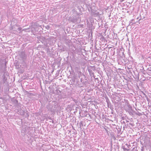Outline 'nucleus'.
<instances>
[{
    "label": "nucleus",
    "instance_id": "f257e3e1",
    "mask_svg": "<svg viewBox=\"0 0 151 151\" xmlns=\"http://www.w3.org/2000/svg\"><path fill=\"white\" fill-rule=\"evenodd\" d=\"M5 75L7 76H9V73L5 71L4 72V73L3 76H2V82H1V83L4 84L6 82L7 79V78H6Z\"/></svg>",
    "mask_w": 151,
    "mask_h": 151
},
{
    "label": "nucleus",
    "instance_id": "f03ea898",
    "mask_svg": "<svg viewBox=\"0 0 151 151\" xmlns=\"http://www.w3.org/2000/svg\"><path fill=\"white\" fill-rule=\"evenodd\" d=\"M20 58L23 60H25L27 58V55L24 52H22L20 54Z\"/></svg>",
    "mask_w": 151,
    "mask_h": 151
},
{
    "label": "nucleus",
    "instance_id": "7ed1b4c3",
    "mask_svg": "<svg viewBox=\"0 0 151 151\" xmlns=\"http://www.w3.org/2000/svg\"><path fill=\"white\" fill-rule=\"evenodd\" d=\"M132 147H133L132 150V151H137L139 149V147H138L137 145L136 146H134V145H133Z\"/></svg>",
    "mask_w": 151,
    "mask_h": 151
},
{
    "label": "nucleus",
    "instance_id": "20e7f679",
    "mask_svg": "<svg viewBox=\"0 0 151 151\" xmlns=\"http://www.w3.org/2000/svg\"><path fill=\"white\" fill-rule=\"evenodd\" d=\"M122 149L124 151H128L130 150V149L126 148L124 146L122 147Z\"/></svg>",
    "mask_w": 151,
    "mask_h": 151
},
{
    "label": "nucleus",
    "instance_id": "39448f33",
    "mask_svg": "<svg viewBox=\"0 0 151 151\" xmlns=\"http://www.w3.org/2000/svg\"><path fill=\"white\" fill-rule=\"evenodd\" d=\"M56 93L58 95L59 94L61 93V91L59 90L58 89H56Z\"/></svg>",
    "mask_w": 151,
    "mask_h": 151
},
{
    "label": "nucleus",
    "instance_id": "423d86ee",
    "mask_svg": "<svg viewBox=\"0 0 151 151\" xmlns=\"http://www.w3.org/2000/svg\"><path fill=\"white\" fill-rule=\"evenodd\" d=\"M88 71L89 72V73H92V70H90V69H88Z\"/></svg>",
    "mask_w": 151,
    "mask_h": 151
},
{
    "label": "nucleus",
    "instance_id": "0eeeda50",
    "mask_svg": "<svg viewBox=\"0 0 151 151\" xmlns=\"http://www.w3.org/2000/svg\"><path fill=\"white\" fill-rule=\"evenodd\" d=\"M17 29L19 31H20L22 29V28L21 27H19Z\"/></svg>",
    "mask_w": 151,
    "mask_h": 151
},
{
    "label": "nucleus",
    "instance_id": "6e6552de",
    "mask_svg": "<svg viewBox=\"0 0 151 151\" xmlns=\"http://www.w3.org/2000/svg\"><path fill=\"white\" fill-rule=\"evenodd\" d=\"M46 27L47 29H49L50 28V26H47Z\"/></svg>",
    "mask_w": 151,
    "mask_h": 151
},
{
    "label": "nucleus",
    "instance_id": "1a4fd4ad",
    "mask_svg": "<svg viewBox=\"0 0 151 151\" xmlns=\"http://www.w3.org/2000/svg\"><path fill=\"white\" fill-rule=\"evenodd\" d=\"M97 15H98V14H97V13H95V14H93V16H94V17H96V16Z\"/></svg>",
    "mask_w": 151,
    "mask_h": 151
},
{
    "label": "nucleus",
    "instance_id": "9d476101",
    "mask_svg": "<svg viewBox=\"0 0 151 151\" xmlns=\"http://www.w3.org/2000/svg\"><path fill=\"white\" fill-rule=\"evenodd\" d=\"M126 145H127V147L128 148H129L131 146L130 145H128L127 144H126Z\"/></svg>",
    "mask_w": 151,
    "mask_h": 151
},
{
    "label": "nucleus",
    "instance_id": "9b49d317",
    "mask_svg": "<svg viewBox=\"0 0 151 151\" xmlns=\"http://www.w3.org/2000/svg\"><path fill=\"white\" fill-rule=\"evenodd\" d=\"M148 69H149L148 70H149V71H151V67L149 68H148Z\"/></svg>",
    "mask_w": 151,
    "mask_h": 151
},
{
    "label": "nucleus",
    "instance_id": "f8f14e48",
    "mask_svg": "<svg viewBox=\"0 0 151 151\" xmlns=\"http://www.w3.org/2000/svg\"><path fill=\"white\" fill-rule=\"evenodd\" d=\"M5 67L6 68V62H5Z\"/></svg>",
    "mask_w": 151,
    "mask_h": 151
},
{
    "label": "nucleus",
    "instance_id": "ddd939ff",
    "mask_svg": "<svg viewBox=\"0 0 151 151\" xmlns=\"http://www.w3.org/2000/svg\"><path fill=\"white\" fill-rule=\"evenodd\" d=\"M95 68H92V70H95Z\"/></svg>",
    "mask_w": 151,
    "mask_h": 151
},
{
    "label": "nucleus",
    "instance_id": "4468645a",
    "mask_svg": "<svg viewBox=\"0 0 151 151\" xmlns=\"http://www.w3.org/2000/svg\"><path fill=\"white\" fill-rule=\"evenodd\" d=\"M120 2H122L124 1V0H119Z\"/></svg>",
    "mask_w": 151,
    "mask_h": 151
},
{
    "label": "nucleus",
    "instance_id": "2eb2a0df",
    "mask_svg": "<svg viewBox=\"0 0 151 151\" xmlns=\"http://www.w3.org/2000/svg\"><path fill=\"white\" fill-rule=\"evenodd\" d=\"M26 29H23V31H25V30H26Z\"/></svg>",
    "mask_w": 151,
    "mask_h": 151
},
{
    "label": "nucleus",
    "instance_id": "dca6fc26",
    "mask_svg": "<svg viewBox=\"0 0 151 151\" xmlns=\"http://www.w3.org/2000/svg\"><path fill=\"white\" fill-rule=\"evenodd\" d=\"M81 82H82V83H83V82H82V80H81Z\"/></svg>",
    "mask_w": 151,
    "mask_h": 151
},
{
    "label": "nucleus",
    "instance_id": "f3484780",
    "mask_svg": "<svg viewBox=\"0 0 151 151\" xmlns=\"http://www.w3.org/2000/svg\"><path fill=\"white\" fill-rule=\"evenodd\" d=\"M77 68V69H80V68L79 67V68Z\"/></svg>",
    "mask_w": 151,
    "mask_h": 151
},
{
    "label": "nucleus",
    "instance_id": "a211bd4d",
    "mask_svg": "<svg viewBox=\"0 0 151 151\" xmlns=\"http://www.w3.org/2000/svg\"><path fill=\"white\" fill-rule=\"evenodd\" d=\"M132 24H133L134 23V22H132Z\"/></svg>",
    "mask_w": 151,
    "mask_h": 151
},
{
    "label": "nucleus",
    "instance_id": "6ab92c4d",
    "mask_svg": "<svg viewBox=\"0 0 151 151\" xmlns=\"http://www.w3.org/2000/svg\"><path fill=\"white\" fill-rule=\"evenodd\" d=\"M80 124H82V122H80Z\"/></svg>",
    "mask_w": 151,
    "mask_h": 151
},
{
    "label": "nucleus",
    "instance_id": "aec40b11",
    "mask_svg": "<svg viewBox=\"0 0 151 151\" xmlns=\"http://www.w3.org/2000/svg\"><path fill=\"white\" fill-rule=\"evenodd\" d=\"M48 118L49 119H51V117H50L49 118Z\"/></svg>",
    "mask_w": 151,
    "mask_h": 151
},
{
    "label": "nucleus",
    "instance_id": "412c9836",
    "mask_svg": "<svg viewBox=\"0 0 151 151\" xmlns=\"http://www.w3.org/2000/svg\"><path fill=\"white\" fill-rule=\"evenodd\" d=\"M133 20H133V19H132V21H133Z\"/></svg>",
    "mask_w": 151,
    "mask_h": 151
},
{
    "label": "nucleus",
    "instance_id": "4be33fe9",
    "mask_svg": "<svg viewBox=\"0 0 151 151\" xmlns=\"http://www.w3.org/2000/svg\"><path fill=\"white\" fill-rule=\"evenodd\" d=\"M79 73H81V72H79Z\"/></svg>",
    "mask_w": 151,
    "mask_h": 151
}]
</instances>
